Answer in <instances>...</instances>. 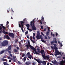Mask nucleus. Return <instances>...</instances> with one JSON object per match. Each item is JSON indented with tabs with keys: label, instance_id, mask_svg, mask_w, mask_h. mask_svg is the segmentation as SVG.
Returning <instances> with one entry per match:
<instances>
[{
	"label": "nucleus",
	"instance_id": "nucleus-1",
	"mask_svg": "<svg viewBox=\"0 0 65 65\" xmlns=\"http://www.w3.org/2000/svg\"><path fill=\"white\" fill-rule=\"evenodd\" d=\"M54 49L55 50V54L54 55H55V56H57V55H61V52L58 51V50H57L58 49V48H57V47H56V44H54Z\"/></svg>",
	"mask_w": 65,
	"mask_h": 65
},
{
	"label": "nucleus",
	"instance_id": "nucleus-2",
	"mask_svg": "<svg viewBox=\"0 0 65 65\" xmlns=\"http://www.w3.org/2000/svg\"><path fill=\"white\" fill-rule=\"evenodd\" d=\"M24 23L25 22L23 21H21L19 23V27L20 28H21V29L23 32H24V29L23 28H24Z\"/></svg>",
	"mask_w": 65,
	"mask_h": 65
},
{
	"label": "nucleus",
	"instance_id": "nucleus-3",
	"mask_svg": "<svg viewBox=\"0 0 65 65\" xmlns=\"http://www.w3.org/2000/svg\"><path fill=\"white\" fill-rule=\"evenodd\" d=\"M40 53H41L42 54V57L44 59H45V54L44 53V50H41Z\"/></svg>",
	"mask_w": 65,
	"mask_h": 65
},
{
	"label": "nucleus",
	"instance_id": "nucleus-4",
	"mask_svg": "<svg viewBox=\"0 0 65 65\" xmlns=\"http://www.w3.org/2000/svg\"><path fill=\"white\" fill-rule=\"evenodd\" d=\"M8 44V42L5 40L2 43V46H6Z\"/></svg>",
	"mask_w": 65,
	"mask_h": 65
},
{
	"label": "nucleus",
	"instance_id": "nucleus-5",
	"mask_svg": "<svg viewBox=\"0 0 65 65\" xmlns=\"http://www.w3.org/2000/svg\"><path fill=\"white\" fill-rule=\"evenodd\" d=\"M36 38L37 39H40L41 40L42 39H43V38H42V35H41L40 36V35L39 34H37L36 36Z\"/></svg>",
	"mask_w": 65,
	"mask_h": 65
},
{
	"label": "nucleus",
	"instance_id": "nucleus-6",
	"mask_svg": "<svg viewBox=\"0 0 65 65\" xmlns=\"http://www.w3.org/2000/svg\"><path fill=\"white\" fill-rule=\"evenodd\" d=\"M31 49L32 50H33L35 52V53H34V54H37V55H40V54H39V53L37 52V51H36V49H35V48H34V47L32 46Z\"/></svg>",
	"mask_w": 65,
	"mask_h": 65
},
{
	"label": "nucleus",
	"instance_id": "nucleus-7",
	"mask_svg": "<svg viewBox=\"0 0 65 65\" xmlns=\"http://www.w3.org/2000/svg\"><path fill=\"white\" fill-rule=\"evenodd\" d=\"M2 27L3 28V33H4V34H8V32H6L5 31V29H6L5 27L4 26H3Z\"/></svg>",
	"mask_w": 65,
	"mask_h": 65
},
{
	"label": "nucleus",
	"instance_id": "nucleus-8",
	"mask_svg": "<svg viewBox=\"0 0 65 65\" xmlns=\"http://www.w3.org/2000/svg\"><path fill=\"white\" fill-rule=\"evenodd\" d=\"M8 35L12 38H14V34L13 33H11V32H9L8 34Z\"/></svg>",
	"mask_w": 65,
	"mask_h": 65
},
{
	"label": "nucleus",
	"instance_id": "nucleus-9",
	"mask_svg": "<svg viewBox=\"0 0 65 65\" xmlns=\"http://www.w3.org/2000/svg\"><path fill=\"white\" fill-rule=\"evenodd\" d=\"M31 27H32L31 29L32 30H36V27H35V25H34V24H33L32 26V25Z\"/></svg>",
	"mask_w": 65,
	"mask_h": 65
},
{
	"label": "nucleus",
	"instance_id": "nucleus-10",
	"mask_svg": "<svg viewBox=\"0 0 65 65\" xmlns=\"http://www.w3.org/2000/svg\"><path fill=\"white\" fill-rule=\"evenodd\" d=\"M11 45H10L8 47V48L6 50V51H10V50H11Z\"/></svg>",
	"mask_w": 65,
	"mask_h": 65
},
{
	"label": "nucleus",
	"instance_id": "nucleus-11",
	"mask_svg": "<svg viewBox=\"0 0 65 65\" xmlns=\"http://www.w3.org/2000/svg\"><path fill=\"white\" fill-rule=\"evenodd\" d=\"M26 46L27 47V48L28 49L29 48V47H30V48L31 49L32 48V46L31 45L29 44V45H26Z\"/></svg>",
	"mask_w": 65,
	"mask_h": 65
},
{
	"label": "nucleus",
	"instance_id": "nucleus-12",
	"mask_svg": "<svg viewBox=\"0 0 65 65\" xmlns=\"http://www.w3.org/2000/svg\"><path fill=\"white\" fill-rule=\"evenodd\" d=\"M41 63L42 64H43V65H46V62L45 61H40V64Z\"/></svg>",
	"mask_w": 65,
	"mask_h": 65
},
{
	"label": "nucleus",
	"instance_id": "nucleus-13",
	"mask_svg": "<svg viewBox=\"0 0 65 65\" xmlns=\"http://www.w3.org/2000/svg\"><path fill=\"white\" fill-rule=\"evenodd\" d=\"M34 21L33 20H32V21H31L30 22V25L31 27V26H32V25H35L34 24Z\"/></svg>",
	"mask_w": 65,
	"mask_h": 65
},
{
	"label": "nucleus",
	"instance_id": "nucleus-14",
	"mask_svg": "<svg viewBox=\"0 0 65 65\" xmlns=\"http://www.w3.org/2000/svg\"><path fill=\"white\" fill-rule=\"evenodd\" d=\"M34 60H36V61H37L38 62V63H39V64H40V61L38 59H37L36 58H34Z\"/></svg>",
	"mask_w": 65,
	"mask_h": 65
},
{
	"label": "nucleus",
	"instance_id": "nucleus-15",
	"mask_svg": "<svg viewBox=\"0 0 65 65\" xmlns=\"http://www.w3.org/2000/svg\"><path fill=\"white\" fill-rule=\"evenodd\" d=\"M32 57L33 56L31 55L28 56V58H29V59H30V60H31V59H32Z\"/></svg>",
	"mask_w": 65,
	"mask_h": 65
},
{
	"label": "nucleus",
	"instance_id": "nucleus-16",
	"mask_svg": "<svg viewBox=\"0 0 65 65\" xmlns=\"http://www.w3.org/2000/svg\"><path fill=\"white\" fill-rule=\"evenodd\" d=\"M31 63L30 62H26L25 63V64L26 65H30Z\"/></svg>",
	"mask_w": 65,
	"mask_h": 65
},
{
	"label": "nucleus",
	"instance_id": "nucleus-17",
	"mask_svg": "<svg viewBox=\"0 0 65 65\" xmlns=\"http://www.w3.org/2000/svg\"><path fill=\"white\" fill-rule=\"evenodd\" d=\"M6 38L7 39H10V38L8 36V35H6Z\"/></svg>",
	"mask_w": 65,
	"mask_h": 65
},
{
	"label": "nucleus",
	"instance_id": "nucleus-18",
	"mask_svg": "<svg viewBox=\"0 0 65 65\" xmlns=\"http://www.w3.org/2000/svg\"><path fill=\"white\" fill-rule=\"evenodd\" d=\"M4 52H5V50L2 51L1 52H0V55H1V54H3Z\"/></svg>",
	"mask_w": 65,
	"mask_h": 65
},
{
	"label": "nucleus",
	"instance_id": "nucleus-19",
	"mask_svg": "<svg viewBox=\"0 0 65 65\" xmlns=\"http://www.w3.org/2000/svg\"><path fill=\"white\" fill-rule=\"evenodd\" d=\"M27 56H25V57L23 58V60L24 61H25L26 60V59H27Z\"/></svg>",
	"mask_w": 65,
	"mask_h": 65
},
{
	"label": "nucleus",
	"instance_id": "nucleus-20",
	"mask_svg": "<svg viewBox=\"0 0 65 65\" xmlns=\"http://www.w3.org/2000/svg\"><path fill=\"white\" fill-rule=\"evenodd\" d=\"M50 32L48 31H47L46 32V36H48L49 35Z\"/></svg>",
	"mask_w": 65,
	"mask_h": 65
},
{
	"label": "nucleus",
	"instance_id": "nucleus-21",
	"mask_svg": "<svg viewBox=\"0 0 65 65\" xmlns=\"http://www.w3.org/2000/svg\"><path fill=\"white\" fill-rule=\"evenodd\" d=\"M54 43H56V44H57V39H56V38H55L54 39Z\"/></svg>",
	"mask_w": 65,
	"mask_h": 65
},
{
	"label": "nucleus",
	"instance_id": "nucleus-22",
	"mask_svg": "<svg viewBox=\"0 0 65 65\" xmlns=\"http://www.w3.org/2000/svg\"><path fill=\"white\" fill-rule=\"evenodd\" d=\"M7 51V52H8L9 54H11L12 53L11 51Z\"/></svg>",
	"mask_w": 65,
	"mask_h": 65
},
{
	"label": "nucleus",
	"instance_id": "nucleus-23",
	"mask_svg": "<svg viewBox=\"0 0 65 65\" xmlns=\"http://www.w3.org/2000/svg\"><path fill=\"white\" fill-rule=\"evenodd\" d=\"M42 19L43 20L42 21L43 23H44V18L43 17V16H42Z\"/></svg>",
	"mask_w": 65,
	"mask_h": 65
},
{
	"label": "nucleus",
	"instance_id": "nucleus-24",
	"mask_svg": "<svg viewBox=\"0 0 65 65\" xmlns=\"http://www.w3.org/2000/svg\"><path fill=\"white\" fill-rule=\"evenodd\" d=\"M4 65H10L8 64L6 62H4Z\"/></svg>",
	"mask_w": 65,
	"mask_h": 65
},
{
	"label": "nucleus",
	"instance_id": "nucleus-25",
	"mask_svg": "<svg viewBox=\"0 0 65 65\" xmlns=\"http://www.w3.org/2000/svg\"><path fill=\"white\" fill-rule=\"evenodd\" d=\"M37 50L38 51L37 52L38 53H40V49H39L38 48H37Z\"/></svg>",
	"mask_w": 65,
	"mask_h": 65
},
{
	"label": "nucleus",
	"instance_id": "nucleus-26",
	"mask_svg": "<svg viewBox=\"0 0 65 65\" xmlns=\"http://www.w3.org/2000/svg\"><path fill=\"white\" fill-rule=\"evenodd\" d=\"M14 52H16V53H17L18 52V51L16 49H14Z\"/></svg>",
	"mask_w": 65,
	"mask_h": 65
},
{
	"label": "nucleus",
	"instance_id": "nucleus-27",
	"mask_svg": "<svg viewBox=\"0 0 65 65\" xmlns=\"http://www.w3.org/2000/svg\"><path fill=\"white\" fill-rule=\"evenodd\" d=\"M51 36H52L53 37H55V34H53V33L52 32H51Z\"/></svg>",
	"mask_w": 65,
	"mask_h": 65
},
{
	"label": "nucleus",
	"instance_id": "nucleus-28",
	"mask_svg": "<svg viewBox=\"0 0 65 65\" xmlns=\"http://www.w3.org/2000/svg\"><path fill=\"white\" fill-rule=\"evenodd\" d=\"M53 63L54 64H57V61L56 60H55L54 61Z\"/></svg>",
	"mask_w": 65,
	"mask_h": 65
},
{
	"label": "nucleus",
	"instance_id": "nucleus-29",
	"mask_svg": "<svg viewBox=\"0 0 65 65\" xmlns=\"http://www.w3.org/2000/svg\"><path fill=\"white\" fill-rule=\"evenodd\" d=\"M37 34H38L39 35H40V31H37Z\"/></svg>",
	"mask_w": 65,
	"mask_h": 65
},
{
	"label": "nucleus",
	"instance_id": "nucleus-30",
	"mask_svg": "<svg viewBox=\"0 0 65 65\" xmlns=\"http://www.w3.org/2000/svg\"><path fill=\"white\" fill-rule=\"evenodd\" d=\"M61 64H64V61L62 60L61 61H60V63Z\"/></svg>",
	"mask_w": 65,
	"mask_h": 65
},
{
	"label": "nucleus",
	"instance_id": "nucleus-31",
	"mask_svg": "<svg viewBox=\"0 0 65 65\" xmlns=\"http://www.w3.org/2000/svg\"><path fill=\"white\" fill-rule=\"evenodd\" d=\"M26 26L27 28H29L30 27V25L29 24H28L26 25Z\"/></svg>",
	"mask_w": 65,
	"mask_h": 65
},
{
	"label": "nucleus",
	"instance_id": "nucleus-32",
	"mask_svg": "<svg viewBox=\"0 0 65 65\" xmlns=\"http://www.w3.org/2000/svg\"><path fill=\"white\" fill-rule=\"evenodd\" d=\"M10 11L11 12H13V10H12V9H10Z\"/></svg>",
	"mask_w": 65,
	"mask_h": 65
},
{
	"label": "nucleus",
	"instance_id": "nucleus-33",
	"mask_svg": "<svg viewBox=\"0 0 65 65\" xmlns=\"http://www.w3.org/2000/svg\"><path fill=\"white\" fill-rule=\"evenodd\" d=\"M27 55L28 56H30V53L29 52H28V53H27Z\"/></svg>",
	"mask_w": 65,
	"mask_h": 65
},
{
	"label": "nucleus",
	"instance_id": "nucleus-34",
	"mask_svg": "<svg viewBox=\"0 0 65 65\" xmlns=\"http://www.w3.org/2000/svg\"><path fill=\"white\" fill-rule=\"evenodd\" d=\"M44 38L45 39H47V37L45 36Z\"/></svg>",
	"mask_w": 65,
	"mask_h": 65
},
{
	"label": "nucleus",
	"instance_id": "nucleus-35",
	"mask_svg": "<svg viewBox=\"0 0 65 65\" xmlns=\"http://www.w3.org/2000/svg\"><path fill=\"white\" fill-rule=\"evenodd\" d=\"M41 41H42V42H45V41H44L43 40H41Z\"/></svg>",
	"mask_w": 65,
	"mask_h": 65
},
{
	"label": "nucleus",
	"instance_id": "nucleus-36",
	"mask_svg": "<svg viewBox=\"0 0 65 65\" xmlns=\"http://www.w3.org/2000/svg\"><path fill=\"white\" fill-rule=\"evenodd\" d=\"M41 29H42V30H43V26L42 25L41 26Z\"/></svg>",
	"mask_w": 65,
	"mask_h": 65
},
{
	"label": "nucleus",
	"instance_id": "nucleus-37",
	"mask_svg": "<svg viewBox=\"0 0 65 65\" xmlns=\"http://www.w3.org/2000/svg\"><path fill=\"white\" fill-rule=\"evenodd\" d=\"M2 27L1 26H0V30H2Z\"/></svg>",
	"mask_w": 65,
	"mask_h": 65
},
{
	"label": "nucleus",
	"instance_id": "nucleus-38",
	"mask_svg": "<svg viewBox=\"0 0 65 65\" xmlns=\"http://www.w3.org/2000/svg\"><path fill=\"white\" fill-rule=\"evenodd\" d=\"M0 34H1V33H2V32H3V31H2V30H0Z\"/></svg>",
	"mask_w": 65,
	"mask_h": 65
},
{
	"label": "nucleus",
	"instance_id": "nucleus-39",
	"mask_svg": "<svg viewBox=\"0 0 65 65\" xmlns=\"http://www.w3.org/2000/svg\"><path fill=\"white\" fill-rule=\"evenodd\" d=\"M9 24V22H8V21H7V24H6L7 26V25L8 26Z\"/></svg>",
	"mask_w": 65,
	"mask_h": 65
},
{
	"label": "nucleus",
	"instance_id": "nucleus-40",
	"mask_svg": "<svg viewBox=\"0 0 65 65\" xmlns=\"http://www.w3.org/2000/svg\"><path fill=\"white\" fill-rule=\"evenodd\" d=\"M28 31H26V32H25V34H28Z\"/></svg>",
	"mask_w": 65,
	"mask_h": 65
},
{
	"label": "nucleus",
	"instance_id": "nucleus-41",
	"mask_svg": "<svg viewBox=\"0 0 65 65\" xmlns=\"http://www.w3.org/2000/svg\"><path fill=\"white\" fill-rule=\"evenodd\" d=\"M54 43V41H52L51 42V44L52 45L53 43Z\"/></svg>",
	"mask_w": 65,
	"mask_h": 65
},
{
	"label": "nucleus",
	"instance_id": "nucleus-42",
	"mask_svg": "<svg viewBox=\"0 0 65 65\" xmlns=\"http://www.w3.org/2000/svg\"><path fill=\"white\" fill-rule=\"evenodd\" d=\"M41 34L43 35V36H44V34L42 32H41Z\"/></svg>",
	"mask_w": 65,
	"mask_h": 65
},
{
	"label": "nucleus",
	"instance_id": "nucleus-43",
	"mask_svg": "<svg viewBox=\"0 0 65 65\" xmlns=\"http://www.w3.org/2000/svg\"><path fill=\"white\" fill-rule=\"evenodd\" d=\"M5 60H6V59H5L3 58V61H5Z\"/></svg>",
	"mask_w": 65,
	"mask_h": 65
},
{
	"label": "nucleus",
	"instance_id": "nucleus-44",
	"mask_svg": "<svg viewBox=\"0 0 65 65\" xmlns=\"http://www.w3.org/2000/svg\"><path fill=\"white\" fill-rule=\"evenodd\" d=\"M46 58H47V59H49V58H50V57H49L47 56H46Z\"/></svg>",
	"mask_w": 65,
	"mask_h": 65
},
{
	"label": "nucleus",
	"instance_id": "nucleus-45",
	"mask_svg": "<svg viewBox=\"0 0 65 65\" xmlns=\"http://www.w3.org/2000/svg\"><path fill=\"white\" fill-rule=\"evenodd\" d=\"M32 38L34 40H35V37H34V36H33Z\"/></svg>",
	"mask_w": 65,
	"mask_h": 65
},
{
	"label": "nucleus",
	"instance_id": "nucleus-46",
	"mask_svg": "<svg viewBox=\"0 0 65 65\" xmlns=\"http://www.w3.org/2000/svg\"><path fill=\"white\" fill-rule=\"evenodd\" d=\"M31 41L32 42H33V43H35V42L33 40H32Z\"/></svg>",
	"mask_w": 65,
	"mask_h": 65
},
{
	"label": "nucleus",
	"instance_id": "nucleus-47",
	"mask_svg": "<svg viewBox=\"0 0 65 65\" xmlns=\"http://www.w3.org/2000/svg\"><path fill=\"white\" fill-rule=\"evenodd\" d=\"M13 61L14 62H15V61H16V59H14L13 60Z\"/></svg>",
	"mask_w": 65,
	"mask_h": 65
},
{
	"label": "nucleus",
	"instance_id": "nucleus-48",
	"mask_svg": "<svg viewBox=\"0 0 65 65\" xmlns=\"http://www.w3.org/2000/svg\"><path fill=\"white\" fill-rule=\"evenodd\" d=\"M26 20L27 19H26V18H25L24 19V22H26Z\"/></svg>",
	"mask_w": 65,
	"mask_h": 65
},
{
	"label": "nucleus",
	"instance_id": "nucleus-49",
	"mask_svg": "<svg viewBox=\"0 0 65 65\" xmlns=\"http://www.w3.org/2000/svg\"><path fill=\"white\" fill-rule=\"evenodd\" d=\"M18 63H19V64H21V62L19 61H18Z\"/></svg>",
	"mask_w": 65,
	"mask_h": 65
},
{
	"label": "nucleus",
	"instance_id": "nucleus-50",
	"mask_svg": "<svg viewBox=\"0 0 65 65\" xmlns=\"http://www.w3.org/2000/svg\"><path fill=\"white\" fill-rule=\"evenodd\" d=\"M25 56V54H22V57H24V56Z\"/></svg>",
	"mask_w": 65,
	"mask_h": 65
},
{
	"label": "nucleus",
	"instance_id": "nucleus-51",
	"mask_svg": "<svg viewBox=\"0 0 65 65\" xmlns=\"http://www.w3.org/2000/svg\"><path fill=\"white\" fill-rule=\"evenodd\" d=\"M54 48L53 47V46H52L51 47V48H52L53 49H54V48H55V46L54 45Z\"/></svg>",
	"mask_w": 65,
	"mask_h": 65
},
{
	"label": "nucleus",
	"instance_id": "nucleus-52",
	"mask_svg": "<svg viewBox=\"0 0 65 65\" xmlns=\"http://www.w3.org/2000/svg\"><path fill=\"white\" fill-rule=\"evenodd\" d=\"M16 48L17 50H19V47H17Z\"/></svg>",
	"mask_w": 65,
	"mask_h": 65
},
{
	"label": "nucleus",
	"instance_id": "nucleus-53",
	"mask_svg": "<svg viewBox=\"0 0 65 65\" xmlns=\"http://www.w3.org/2000/svg\"><path fill=\"white\" fill-rule=\"evenodd\" d=\"M33 36H35V33H34L33 34Z\"/></svg>",
	"mask_w": 65,
	"mask_h": 65
},
{
	"label": "nucleus",
	"instance_id": "nucleus-54",
	"mask_svg": "<svg viewBox=\"0 0 65 65\" xmlns=\"http://www.w3.org/2000/svg\"><path fill=\"white\" fill-rule=\"evenodd\" d=\"M6 38V36L5 35L4 36V38L5 39Z\"/></svg>",
	"mask_w": 65,
	"mask_h": 65
},
{
	"label": "nucleus",
	"instance_id": "nucleus-55",
	"mask_svg": "<svg viewBox=\"0 0 65 65\" xmlns=\"http://www.w3.org/2000/svg\"><path fill=\"white\" fill-rule=\"evenodd\" d=\"M3 58H1L0 59L1 60V61H3Z\"/></svg>",
	"mask_w": 65,
	"mask_h": 65
},
{
	"label": "nucleus",
	"instance_id": "nucleus-56",
	"mask_svg": "<svg viewBox=\"0 0 65 65\" xmlns=\"http://www.w3.org/2000/svg\"><path fill=\"white\" fill-rule=\"evenodd\" d=\"M3 58H4V59H5L6 58V57L4 56L3 57Z\"/></svg>",
	"mask_w": 65,
	"mask_h": 65
},
{
	"label": "nucleus",
	"instance_id": "nucleus-57",
	"mask_svg": "<svg viewBox=\"0 0 65 65\" xmlns=\"http://www.w3.org/2000/svg\"><path fill=\"white\" fill-rule=\"evenodd\" d=\"M40 23L41 24H42V21H40Z\"/></svg>",
	"mask_w": 65,
	"mask_h": 65
},
{
	"label": "nucleus",
	"instance_id": "nucleus-58",
	"mask_svg": "<svg viewBox=\"0 0 65 65\" xmlns=\"http://www.w3.org/2000/svg\"><path fill=\"white\" fill-rule=\"evenodd\" d=\"M46 29L45 28L44 29V31H46Z\"/></svg>",
	"mask_w": 65,
	"mask_h": 65
},
{
	"label": "nucleus",
	"instance_id": "nucleus-59",
	"mask_svg": "<svg viewBox=\"0 0 65 65\" xmlns=\"http://www.w3.org/2000/svg\"><path fill=\"white\" fill-rule=\"evenodd\" d=\"M32 65H35V63L34 62L32 63Z\"/></svg>",
	"mask_w": 65,
	"mask_h": 65
},
{
	"label": "nucleus",
	"instance_id": "nucleus-60",
	"mask_svg": "<svg viewBox=\"0 0 65 65\" xmlns=\"http://www.w3.org/2000/svg\"><path fill=\"white\" fill-rule=\"evenodd\" d=\"M58 33H57L56 32V36H58Z\"/></svg>",
	"mask_w": 65,
	"mask_h": 65
},
{
	"label": "nucleus",
	"instance_id": "nucleus-61",
	"mask_svg": "<svg viewBox=\"0 0 65 65\" xmlns=\"http://www.w3.org/2000/svg\"><path fill=\"white\" fill-rule=\"evenodd\" d=\"M47 28L48 29V31H50V29H49V27H48Z\"/></svg>",
	"mask_w": 65,
	"mask_h": 65
},
{
	"label": "nucleus",
	"instance_id": "nucleus-62",
	"mask_svg": "<svg viewBox=\"0 0 65 65\" xmlns=\"http://www.w3.org/2000/svg\"><path fill=\"white\" fill-rule=\"evenodd\" d=\"M9 62H11V60H9Z\"/></svg>",
	"mask_w": 65,
	"mask_h": 65
},
{
	"label": "nucleus",
	"instance_id": "nucleus-63",
	"mask_svg": "<svg viewBox=\"0 0 65 65\" xmlns=\"http://www.w3.org/2000/svg\"><path fill=\"white\" fill-rule=\"evenodd\" d=\"M1 26H3V24H1Z\"/></svg>",
	"mask_w": 65,
	"mask_h": 65
},
{
	"label": "nucleus",
	"instance_id": "nucleus-64",
	"mask_svg": "<svg viewBox=\"0 0 65 65\" xmlns=\"http://www.w3.org/2000/svg\"><path fill=\"white\" fill-rule=\"evenodd\" d=\"M27 36H28V37L30 36V34H28Z\"/></svg>",
	"mask_w": 65,
	"mask_h": 65
}]
</instances>
